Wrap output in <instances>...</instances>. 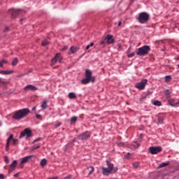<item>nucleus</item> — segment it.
<instances>
[{"instance_id": "nucleus-1", "label": "nucleus", "mask_w": 179, "mask_h": 179, "mask_svg": "<svg viewBox=\"0 0 179 179\" xmlns=\"http://www.w3.org/2000/svg\"><path fill=\"white\" fill-rule=\"evenodd\" d=\"M108 167L104 166L101 167L102 174L103 176H110V174H114L118 171L117 167H114V164L110 163V161H106Z\"/></svg>"}, {"instance_id": "nucleus-2", "label": "nucleus", "mask_w": 179, "mask_h": 179, "mask_svg": "<svg viewBox=\"0 0 179 179\" xmlns=\"http://www.w3.org/2000/svg\"><path fill=\"white\" fill-rule=\"evenodd\" d=\"M30 114V109L29 108H23L19 110H17L14 115H13V120H16L17 121H20V120H23L25 117H27Z\"/></svg>"}, {"instance_id": "nucleus-3", "label": "nucleus", "mask_w": 179, "mask_h": 179, "mask_svg": "<svg viewBox=\"0 0 179 179\" xmlns=\"http://www.w3.org/2000/svg\"><path fill=\"white\" fill-rule=\"evenodd\" d=\"M83 85H87L90 82L94 83L96 82V78L92 76V71L90 69H86L85 71V78L82 80Z\"/></svg>"}, {"instance_id": "nucleus-4", "label": "nucleus", "mask_w": 179, "mask_h": 179, "mask_svg": "<svg viewBox=\"0 0 179 179\" xmlns=\"http://www.w3.org/2000/svg\"><path fill=\"white\" fill-rule=\"evenodd\" d=\"M149 51H150V46L144 45L138 49L136 54L138 57H145V55H148L149 54Z\"/></svg>"}, {"instance_id": "nucleus-5", "label": "nucleus", "mask_w": 179, "mask_h": 179, "mask_svg": "<svg viewBox=\"0 0 179 179\" xmlns=\"http://www.w3.org/2000/svg\"><path fill=\"white\" fill-rule=\"evenodd\" d=\"M150 19V15L148 13H141L139 14L138 21L140 23H148Z\"/></svg>"}, {"instance_id": "nucleus-6", "label": "nucleus", "mask_w": 179, "mask_h": 179, "mask_svg": "<svg viewBox=\"0 0 179 179\" xmlns=\"http://www.w3.org/2000/svg\"><path fill=\"white\" fill-rule=\"evenodd\" d=\"M26 135H27V138H31V136H33V133H31V130H30L28 128L25 129L23 131L21 132L20 138H22L24 136H26Z\"/></svg>"}, {"instance_id": "nucleus-7", "label": "nucleus", "mask_w": 179, "mask_h": 179, "mask_svg": "<svg viewBox=\"0 0 179 179\" xmlns=\"http://www.w3.org/2000/svg\"><path fill=\"white\" fill-rule=\"evenodd\" d=\"M8 13L11 15L12 19H14L16 16L22 13V10L10 9Z\"/></svg>"}, {"instance_id": "nucleus-8", "label": "nucleus", "mask_w": 179, "mask_h": 179, "mask_svg": "<svg viewBox=\"0 0 179 179\" xmlns=\"http://www.w3.org/2000/svg\"><path fill=\"white\" fill-rule=\"evenodd\" d=\"M146 83H148V80L144 79L141 80L140 83H138L135 85V87L138 89L139 90H143L146 86Z\"/></svg>"}, {"instance_id": "nucleus-9", "label": "nucleus", "mask_w": 179, "mask_h": 179, "mask_svg": "<svg viewBox=\"0 0 179 179\" xmlns=\"http://www.w3.org/2000/svg\"><path fill=\"white\" fill-rule=\"evenodd\" d=\"M90 138V132L85 131L78 136V139L80 141H87Z\"/></svg>"}, {"instance_id": "nucleus-10", "label": "nucleus", "mask_w": 179, "mask_h": 179, "mask_svg": "<svg viewBox=\"0 0 179 179\" xmlns=\"http://www.w3.org/2000/svg\"><path fill=\"white\" fill-rule=\"evenodd\" d=\"M57 62H62V57H61V53L56 54L55 57L52 59V65H55Z\"/></svg>"}, {"instance_id": "nucleus-11", "label": "nucleus", "mask_w": 179, "mask_h": 179, "mask_svg": "<svg viewBox=\"0 0 179 179\" xmlns=\"http://www.w3.org/2000/svg\"><path fill=\"white\" fill-rule=\"evenodd\" d=\"M162 151L161 147H150V153L151 155H157V153H160Z\"/></svg>"}, {"instance_id": "nucleus-12", "label": "nucleus", "mask_w": 179, "mask_h": 179, "mask_svg": "<svg viewBox=\"0 0 179 179\" xmlns=\"http://www.w3.org/2000/svg\"><path fill=\"white\" fill-rule=\"evenodd\" d=\"M31 157H34V155H29L22 158L20 166L22 167V166H24V164H26Z\"/></svg>"}, {"instance_id": "nucleus-13", "label": "nucleus", "mask_w": 179, "mask_h": 179, "mask_svg": "<svg viewBox=\"0 0 179 179\" xmlns=\"http://www.w3.org/2000/svg\"><path fill=\"white\" fill-rule=\"evenodd\" d=\"M168 103L172 107H179V100L176 101L175 99H169Z\"/></svg>"}, {"instance_id": "nucleus-14", "label": "nucleus", "mask_w": 179, "mask_h": 179, "mask_svg": "<svg viewBox=\"0 0 179 179\" xmlns=\"http://www.w3.org/2000/svg\"><path fill=\"white\" fill-rule=\"evenodd\" d=\"M17 166V161L15 160L10 165V168L8 170V173H13L15 169H16V166Z\"/></svg>"}, {"instance_id": "nucleus-15", "label": "nucleus", "mask_w": 179, "mask_h": 179, "mask_svg": "<svg viewBox=\"0 0 179 179\" xmlns=\"http://www.w3.org/2000/svg\"><path fill=\"white\" fill-rule=\"evenodd\" d=\"M24 90L27 92L28 90L36 91L38 90V88L34 85H29L24 88Z\"/></svg>"}, {"instance_id": "nucleus-16", "label": "nucleus", "mask_w": 179, "mask_h": 179, "mask_svg": "<svg viewBox=\"0 0 179 179\" xmlns=\"http://www.w3.org/2000/svg\"><path fill=\"white\" fill-rule=\"evenodd\" d=\"M106 40H107L108 44H114V43H115V41H114V38H113L112 35H107Z\"/></svg>"}, {"instance_id": "nucleus-17", "label": "nucleus", "mask_w": 179, "mask_h": 179, "mask_svg": "<svg viewBox=\"0 0 179 179\" xmlns=\"http://www.w3.org/2000/svg\"><path fill=\"white\" fill-rule=\"evenodd\" d=\"M164 94L166 99H170L171 97V91L166 90L164 92Z\"/></svg>"}, {"instance_id": "nucleus-18", "label": "nucleus", "mask_w": 179, "mask_h": 179, "mask_svg": "<svg viewBox=\"0 0 179 179\" xmlns=\"http://www.w3.org/2000/svg\"><path fill=\"white\" fill-rule=\"evenodd\" d=\"M1 84L8 85V84H9V80H8L6 79H4V78H0V85Z\"/></svg>"}, {"instance_id": "nucleus-19", "label": "nucleus", "mask_w": 179, "mask_h": 179, "mask_svg": "<svg viewBox=\"0 0 179 179\" xmlns=\"http://www.w3.org/2000/svg\"><path fill=\"white\" fill-rule=\"evenodd\" d=\"M12 71H1L0 70V73L1 75H10L12 73Z\"/></svg>"}, {"instance_id": "nucleus-20", "label": "nucleus", "mask_w": 179, "mask_h": 179, "mask_svg": "<svg viewBox=\"0 0 179 179\" xmlns=\"http://www.w3.org/2000/svg\"><path fill=\"white\" fill-rule=\"evenodd\" d=\"M8 64V60L3 59L0 61V68H3L4 65H6Z\"/></svg>"}, {"instance_id": "nucleus-21", "label": "nucleus", "mask_w": 179, "mask_h": 179, "mask_svg": "<svg viewBox=\"0 0 179 179\" xmlns=\"http://www.w3.org/2000/svg\"><path fill=\"white\" fill-rule=\"evenodd\" d=\"M169 164H170L169 162H163L161 164H159V166H158V169H162V167H166V166H169Z\"/></svg>"}, {"instance_id": "nucleus-22", "label": "nucleus", "mask_w": 179, "mask_h": 179, "mask_svg": "<svg viewBox=\"0 0 179 179\" xmlns=\"http://www.w3.org/2000/svg\"><path fill=\"white\" fill-rule=\"evenodd\" d=\"M78 51V48L73 46L70 48V52H71V54H75V52H76Z\"/></svg>"}, {"instance_id": "nucleus-23", "label": "nucleus", "mask_w": 179, "mask_h": 179, "mask_svg": "<svg viewBox=\"0 0 179 179\" xmlns=\"http://www.w3.org/2000/svg\"><path fill=\"white\" fill-rule=\"evenodd\" d=\"M47 103H48V101H44L42 103V105L41 106V107L43 108V110H46L48 106H47Z\"/></svg>"}, {"instance_id": "nucleus-24", "label": "nucleus", "mask_w": 179, "mask_h": 179, "mask_svg": "<svg viewBox=\"0 0 179 179\" xmlns=\"http://www.w3.org/2000/svg\"><path fill=\"white\" fill-rule=\"evenodd\" d=\"M69 99H76V94H75V93H73V92H70L69 94Z\"/></svg>"}, {"instance_id": "nucleus-25", "label": "nucleus", "mask_w": 179, "mask_h": 179, "mask_svg": "<svg viewBox=\"0 0 179 179\" xmlns=\"http://www.w3.org/2000/svg\"><path fill=\"white\" fill-rule=\"evenodd\" d=\"M46 165H47V159H42L41 162V166L42 167H44Z\"/></svg>"}, {"instance_id": "nucleus-26", "label": "nucleus", "mask_w": 179, "mask_h": 179, "mask_svg": "<svg viewBox=\"0 0 179 179\" xmlns=\"http://www.w3.org/2000/svg\"><path fill=\"white\" fill-rule=\"evenodd\" d=\"M48 44H50V41H48V40L45 39L43 42H42V45L43 47H45L46 45H48Z\"/></svg>"}, {"instance_id": "nucleus-27", "label": "nucleus", "mask_w": 179, "mask_h": 179, "mask_svg": "<svg viewBox=\"0 0 179 179\" xmlns=\"http://www.w3.org/2000/svg\"><path fill=\"white\" fill-rule=\"evenodd\" d=\"M19 62V61L17 60V58H15L13 62H12V65L13 66H16V65H17V63Z\"/></svg>"}, {"instance_id": "nucleus-28", "label": "nucleus", "mask_w": 179, "mask_h": 179, "mask_svg": "<svg viewBox=\"0 0 179 179\" xmlns=\"http://www.w3.org/2000/svg\"><path fill=\"white\" fill-rule=\"evenodd\" d=\"M154 106H157L158 107H160L162 106V102L160 101H155L153 102Z\"/></svg>"}, {"instance_id": "nucleus-29", "label": "nucleus", "mask_w": 179, "mask_h": 179, "mask_svg": "<svg viewBox=\"0 0 179 179\" xmlns=\"http://www.w3.org/2000/svg\"><path fill=\"white\" fill-rule=\"evenodd\" d=\"M12 139H13V134L10 135V136L7 139V143L10 144V142H12Z\"/></svg>"}, {"instance_id": "nucleus-30", "label": "nucleus", "mask_w": 179, "mask_h": 179, "mask_svg": "<svg viewBox=\"0 0 179 179\" xmlns=\"http://www.w3.org/2000/svg\"><path fill=\"white\" fill-rule=\"evenodd\" d=\"M164 120V119L163 118V117L159 116V117H158V123H159V124H163Z\"/></svg>"}, {"instance_id": "nucleus-31", "label": "nucleus", "mask_w": 179, "mask_h": 179, "mask_svg": "<svg viewBox=\"0 0 179 179\" xmlns=\"http://www.w3.org/2000/svg\"><path fill=\"white\" fill-rule=\"evenodd\" d=\"M88 169H90V173H89V176H90V174H93V171H94V167L91 166L88 167Z\"/></svg>"}, {"instance_id": "nucleus-32", "label": "nucleus", "mask_w": 179, "mask_h": 179, "mask_svg": "<svg viewBox=\"0 0 179 179\" xmlns=\"http://www.w3.org/2000/svg\"><path fill=\"white\" fill-rule=\"evenodd\" d=\"M3 159H4L5 163L8 164L9 163V157L8 156H4Z\"/></svg>"}, {"instance_id": "nucleus-33", "label": "nucleus", "mask_w": 179, "mask_h": 179, "mask_svg": "<svg viewBox=\"0 0 179 179\" xmlns=\"http://www.w3.org/2000/svg\"><path fill=\"white\" fill-rule=\"evenodd\" d=\"M133 166L134 167V169H138V167H139V162H134Z\"/></svg>"}, {"instance_id": "nucleus-34", "label": "nucleus", "mask_w": 179, "mask_h": 179, "mask_svg": "<svg viewBox=\"0 0 179 179\" xmlns=\"http://www.w3.org/2000/svg\"><path fill=\"white\" fill-rule=\"evenodd\" d=\"M76 121H78V117H73L71 119V122H72V123L76 122Z\"/></svg>"}, {"instance_id": "nucleus-35", "label": "nucleus", "mask_w": 179, "mask_h": 179, "mask_svg": "<svg viewBox=\"0 0 179 179\" xmlns=\"http://www.w3.org/2000/svg\"><path fill=\"white\" fill-rule=\"evenodd\" d=\"M165 79H166V82H170V80H171V76H166L165 77Z\"/></svg>"}, {"instance_id": "nucleus-36", "label": "nucleus", "mask_w": 179, "mask_h": 179, "mask_svg": "<svg viewBox=\"0 0 179 179\" xmlns=\"http://www.w3.org/2000/svg\"><path fill=\"white\" fill-rule=\"evenodd\" d=\"M134 56H135V52H131V53L127 55V57L129 58H132V57H134Z\"/></svg>"}, {"instance_id": "nucleus-37", "label": "nucleus", "mask_w": 179, "mask_h": 179, "mask_svg": "<svg viewBox=\"0 0 179 179\" xmlns=\"http://www.w3.org/2000/svg\"><path fill=\"white\" fill-rule=\"evenodd\" d=\"M93 45H94V43H91L90 45H88L86 47V50H89V48H90V47H93Z\"/></svg>"}, {"instance_id": "nucleus-38", "label": "nucleus", "mask_w": 179, "mask_h": 179, "mask_svg": "<svg viewBox=\"0 0 179 179\" xmlns=\"http://www.w3.org/2000/svg\"><path fill=\"white\" fill-rule=\"evenodd\" d=\"M19 143V141L17 139H13V145H17Z\"/></svg>"}, {"instance_id": "nucleus-39", "label": "nucleus", "mask_w": 179, "mask_h": 179, "mask_svg": "<svg viewBox=\"0 0 179 179\" xmlns=\"http://www.w3.org/2000/svg\"><path fill=\"white\" fill-rule=\"evenodd\" d=\"M117 47L119 51H122V45L121 44H117Z\"/></svg>"}, {"instance_id": "nucleus-40", "label": "nucleus", "mask_w": 179, "mask_h": 179, "mask_svg": "<svg viewBox=\"0 0 179 179\" xmlns=\"http://www.w3.org/2000/svg\"><path fill=\"white\" fill-rule=\"evenodd\" d=\"M40 145H38L36 146H34L32 148V151L36 150V149H39Z\"/></svg>"}, {"instance_id": "nucleus-41", "label": "nucleus", "mask_w": 179, "mask_h": 179, "mask_svg": "<svg viewBox=\"0 0 179 179\" xmlns=\"http://www.w3.org/2000/svg\"><path fill=\"white\" fill-rule=\"evenodd\" d=\"M9 143H7L6 145V152H9Z\"/></svg>"}, {"instance_id": "nucleus-42", "label": "nucleus", "mask_w": 179, "mask_h": 179, "mask_svg": "<svg viewBox=\"0 0 179 179\" xmlns=\"http://www.w3.org/2000/svg\"><path fill=\"white\" fill-rule=\"evenodd\" d=\"M61 125H62V123L61 122H58L57 124H56L55 125V128H58V127H61Z\"/></svg>"}, {"instance_id": "nucleus-43", "label": "nucleus", "mask_w": 179, "mask_h": 179, "mask_svg": "<svg viewBox=\"0 0 179 179\" xmlns=\"http://www.w3.org/2000/svg\"><path fill=\"white\" fill-rule=\"evenodd\" d=\"M131 153H127V155L125 156V159H131Z\"/></svg>"}, {"instance_id": "nucleus-44", "label": "nucleus", "mask_w": 179, "mask_h": 179, "mask_svg": "<svg viewBox=\"0 0 179 179\" xmlns=\"http://www.w3.org/2000/svg\"><path fill=\"white\" fill-rule=\"evenodd\" d=\"M71 178H72V176L71 175H69L66 178H64V179H71Z\"/></svg>"}, {"instance_id": "nucleus-45", "label": "nucleus", "mask_w": 179, "mask_h": 179, "mask_svg": "<svg viewBox=\"0 0 179 179\" xmlns=\"http://www.w3.org/2000/svg\"><path fill=\"white\" fill-rule=\"evenodd\" d=\"M8 31H9V27H7L4 29V33H6Z\"/></svg>"}, {"instance_id": "nucleus-46", "label": "nucleus", "mask_w": 179, "mask_h": 179, "mask_svg": "<svg viewBox=\"0 0 179 179\" xmlns=\"http://www.w3.org/2000/svg\"><path fill=\"white\" fill-rule=\"evenodd\" d=\"M41 141V138H36V139L34 140V143H35V142H38V141Z\"/></svg>"}, {"instance_id": "nucleus-47", "label": "nucleus", "mask_w": 179, "mask_h": 179, "mask_svg": "<svg viewBox=\"0 0 179 179\" xmlns=\"http://www.w3.org/2000/svg\"><path fill=\"white\" fill-rule=\"evenodd\" d=\"M36 118H38V119L41 118V115H36Z\"/></svg>"}, {"instance_id": "nucleus-48", "label": "nucleus", "mask_w": 179, "mask_h": 179, "mask_svg": "<svg viewBox=\"0 0 179 179\" xmlns=\"http://www.w3.org/2000/svg\"><path fill=\"white\" fill-rule=\"evenodd\" d=\"M101 44L102 45H104V44H106V41H101Z\"/></svg>"}, {"instance_id": "nucleus-49", "label": "nucleus", "mask_w": 179, "mask_h": 179, "mask_svg": "<svg viewBox=\"0 0 179 179\" xmlns=\"http://www.w3.org/2000/svg\"><path fill=\"white\" fill-rule=\"evenodd\" d=\"M66 48H68L67 46H65L63 49H62V51H65V50H66Z\"/></svg>"}, {"instance_id": "nucleus-50", "label": "nucleus", "mask_w": 179, "mask_h": 179, "mask_svg": "<svg viewBox=\"0 0 179 179\" xmlns=\"http://www.w3.org/2000/svg\"><path fill=\"white\" fill-rule=\"evenodd\" d=\"M14 177H19V173H16L15 175H14Z\"/></svg>"}, {"instance_id": "nucleus-51", "label": "nucleus", "mask_w": 179, "mask_h": 179, "mask_svg": "<svg viewBox=\"0 0 179 179\" xmlns=\"http://www.w3.org/2000/svg\"><path fill=\"white\" fill-rule=\"evenodd\" d=\"M121 24H122V22H121V21H120V22H119V23H118V26H121Z\"/></svg>"}, {"instance_id": "nucleus-52", "label": "nucleus", "mask_w": 179, "mask_h": 179, "mask_svg": "<svg viewBox=\"0 0 179 179\" xmlns=\"http://www.w3.org/2000/svg\"><path fill=\"white\" fill-rule=\"evenodd\" d=\"M32 111H36V106L32 108Z\"/></svg>"}, {"instance_id": "nucleus-53", "label": "nucleus", "mask_w": 179, "mask_h": 179, "mask_svg": "<svg viewBox=\"0 0 179 179\" xmlns=\"http://www.w3.org/2000/svg\"><path fill=\"white\" fill-rule=\"evenodd\" d=\"M119 145H120V146H124V143H120Z\"/></svg>"}, {"instance_id": "nucleus-54", "label": "nucleus", "mask_w": 179, "mask_h": 179, "mask_svg": "<svg viewBox=\"0 0 179 179\" xmlns=\"http://www.w3.org/2000/svg\"><path fill=\"white\" fill-rule=\"evenodd\" d=\"M3 178V175H0V179Z\"/></svg>"}, {"instance_id": "nucleus-55", "label": "nucleus", "mask_w": 179, "mask_h": 179, "mask_svg": "<svg viewBox=\"0 0 179 179\" xmlns=\"http://www.w3.org/2000/svg\"><path fill=\"white\" fill-rule=\"evenodd\" d=\"M2 125V122H0V127Z\"/></svg>"}, {"instance_id": "nucleus-56", "label": "nucleus", "mask_w": 179, "mask_h": 179, "mask_svg": "<svg viewBox=\"0 0 179 179\" xmlns=\"http://www.w3.org/2000/svg\"><path fill=\"white\" fill-rule=\"evenodd\" d=\"M178 68H179V64H178Z\"/></svg>"}]
</instances>
